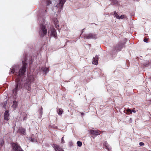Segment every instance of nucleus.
Wrapping results in <instances>:
<instances>
[{
    "mask_svg": "<svg viewBox=\"0 0 151 151\" xmlns=\"http://www.w3.org/2000/svg\"><path fill=\"white\" fill-rule=\"evenodd\" d=\"M25 62V60L24 59V61H23V65L18 72H17V71L16 70L15 67H13L12 68L10 69L11 71L9 72V74H14L15 75L17 76L15 80L16 82L15 88L13 90V93L15 96L17 95V91L21 88L20 80L21 76H23L26 71L27 64Z\"/></svg>",
    "mask_w": 151,
    "mask_h": 151,
    "instance_id": "1",
    "label": "nucleus"
},
{
    "mask_svg": "<svg viewBox=\"0 0 151 151\" xmlns=\"http://www.w3.org/2000/svg\"><path fill=\"white\" fill-rule=\"evenodd\" d=\"M34 76L30 74L28 75L27 79V83L25 86V88L28 90L30 91L31 88V84L34 82Z\"/></svg>",
    "mask_w": 151,
    "mask_h": 151,
    "instance_id": "2",
    "label": "nucleus"
},
{
    "mask_svg": "<svg viewBox=\"0 0 151 151\" xmlns=\"http://www.w3.org/2000/svg\"><path fill=\"white\" fill-rule=\"evenodd\" d=\"M40 29L39 33L41 37H43L47 33V29L44 24H40Z\"/></svg>",
    "mask_w": 151,
    "mask_h": 151,
    "instance_id": "3",
    "label": "nucleus"
},
{
    "mask_svg": "<svg viewBox=\"0 0 151 151\" xmlns=\"http://www.w3.org/2000/svg\"><path fill=\"white\" fill-rule=\"evenodd\" d=\"M48 33L50 36H53L55 39L57 38V35L56 30L53 27L50 28V29L48 31Z\"/></svg>",
    "mask_w": 151,
    "mask_h": 151,
    "instance_id": "4",
    "label": "nucleus"
},
{
    "mask_svg": "<svg viewBox=\"0 0 151 151\" xmlns=\"http://www.w3.org/2000/svg\"><path fill=\"white\" fill-rule=\"evenodd\" d=\"M82 37L83 38L87 39H95L96 38V35L91 33L88 34H84L82 35Z\"/></svg>",
    "mask_w": 151,
    "mask_h": 151,
    "instance_id": "5",
    "label": "nucleus"
},
{
    "mask_svg": "<svg viewBox=\"0 0 151 151\" xmlns=\"http://www.w3.org/2000/svg\"><path fill=\"white\" fill-rule=\"evenodd\" d=\"M11 145L13 150H16L19 151H24L17 143H12Z\"/></svg>",
    "mask_w": 151,
    "mask_h": 151,
    "instance_id": "6",
    "label": "nucleus"
},
{
    "mask_svg": "<svg viewBox=\"0 0 151 151\" xmlns=\"http://www.w3.org/2000/svg\"><path fill=\"white\" fill-rule=\"evenodd\" d=\"M66 1V0H59V3L58 4L57 6L60 9V11L62 9L63 5Z\"/></svg>",
    "mask_w": 151,
    "mask_h": 151,
    "instance_id": "7",
    "label": "nucleus"
},
{
    "mask_svg": "<svg viewBox=\"0 0 151 151\" xmlns=\"http://www.w3.org/2000/svg\"><path fill=\"white\" fill-rule=\"evenodd\" d=\"M90 133L92 135H98L102 133L100 131L91 130H90Z\"/></svg>",
    "mask_w": 151,
    "mask_h": 151,
    "instance_id": "8",
    "label": "nucleus"
},
{
    "mask_svg": "<svg viewBox=\"0 0 151 151\" xmlns=\"http://www.w3.org/2000/svg\"><path fill=\"white\" fill-rule=\"evenodd\" d=\"M53 147L55 151H64L63 149L60 147L58 145L53 144Z\"/></svg>",
    "mask_w": 151,
    "mask_h": 151,
    "instance_id": "9",
    "label": "nucleus"
},
{
    "mask_svg": "<svg viewBox=\"0 0 151 151\" xmlns=\"http://www.w3.org/2000/svg\"><path fill=\"white\" fill-rule=\"evenodd\" d=\"M124 46V43H119L116 46L115 49L117 51L120 50Z\"/></svg>",
    "mask_w": 151,
    "mask_h": 151,
    "instance_id": "10",
    "label": "nucleus"
},
{
    "mask_svg": "<svg viewBox=\"0 0 151 151\" xmlns=\"http://www.w3.org/2000/svg\"><path fill=\"white\" fill-rule=\"evenodd\" d=\"M9 111L8 110L6 111L4 113V119L5 120L8 121L9 119Z\"/></svg>",
    "mask_w": 151,
    "mask_h": 151,
    "instance_id": "11",
    "label": "nucleus"
},
{
    "mask_svg": "<svg viewBox=\"0 0 151 151\" xmlns=\"http://www.w3.org/2000/svg\"><path fill=\"white\" fill-rule=\"evenodd\" d=\"M19 132L23 135H25L26 134V131L25 129L22 127L20 128L19 129Z\"/></svg>",
    "mask_w": 151,
    "mask_h": 151,
    "instance_id": "12",
    "label": "nucleus"
},
{
    "mask_svg": "<svg viewBox=\"0 0 151 151\" xmlns=\"http://www.w3.org/2000/svg\"><path fill=\"white\" fill-rule=\"evenodd\" d=\"M99 58L97 55H96L95 58H93L92 62L93 64L96 65H97Z\"/></svg>",
    "mask_w": 151,
    "mask_h": 151,
    "instance_id": "13",
    "label": "nucleus"
},
{
    "mask_svg": "<svg viewBox=\"0 0 151 151\" xmlns=\"http://www.w3.org/2000/svg\"><path fill=\"white\" fill-rule=\"evenodd\" d=\"M104 147H105V148L109 151H110L111 150V147L109 146L106 142H105L104 143Z\"/></svg>",
    "mask_w": 151,
    "mask_h": 151,
    "instance_id": "14",
    "label": "nucleus"
},
{
    "mask_svg": "<svg viewBox=\"0 0 151 151\" xmlns=\"http://www.w3.org/2000/svg\"><path fill=\"white\" fill-rule=\"evenodd\" d=\"M53 21L56 28L58 30L59 29V27L58 25V22L57 19L56 18H54L53 19Z\"/></svg>",
    "mask_w": 151,
    "mask_h": 151,
    "instance_id": "15",
    "label": "nucleus"
},
{
    "mask_svg": "<svg viewBox=\"0 0 151 151\" xmlns=\"http://www.w3.org/2000/svg\"><path fill=\"white\" fill-rule=\"evenodd\" d=\"M57 112L58 114L59 115H60L63 113V110L61 108H59L57 109Z\"/></svg>",
    "mask_w": 151,
    "mask_h": 151,
    "instance_id": "16",
    "label": "nucleus"
},
{
    "mask_svg": "<svg viewBox=\"0 0 151 151\" xmlns=\"http://www.w3.org/2000/svg\"><path fill=\"white\" fill-rule=\"evenodd\" d=\"M42 70L44 72L46 73L49 71V69L48 68L45 67H43L42 68Z\"/></svg>",
    "mask_w": 151,
    "mask_h": 151,
    "instance_id": "17",
    "label": "nucleus"
},
{
    "mask_svg": "<svg viewBox=\"0 0 151 151\" xmlns=\"http://www.w3.org/2000/svg\"><path fill=\"white\" fill-rule=\"evenodd\" d=\"M13 104L12 105V107L14 108H15L17 107V102L16 101H13Z\"/></svg>",
    "mask_w": 151,
    "mask_h": 151,
    "instance_id": "18",
    "label": "nucleus"
},
{
    "mask_svg": "<svg viewBox=\"0 0 151 151\" xmlns=\"http://www.w3.org/2000/svg\"><path fill=\"white\" fill-rule=\"evenodd\" d=\"M125 113L128 114H132L131 110L129 108L127 109L126 110V112H125Z\"/></svg>",
    "mask_w": 151,
    "mask_h": 151,
    "instance_id": "19",
    "label": "nucleus"
},
{
    "mask_svg": "<svg viewBox=\"0 0 151 151\" xmlns=\"http://www.w3.org/2000/svg\"><path fill=\"white\" fill-rule=\"evenodd\" d=\"M114 14L115 16L118 19H119V16L118 14H117V13L115 11L114 12Z\"/></svg>",
    "mask_w": 151,
    "mask_h": 151,
    "instance_id": "20",
    "label": "nucleus"
},
{
    "mask_svg": "<svg viewBox=\"0 0 151 151\" xmlns=\"http://www.w3.org/2000/svg\"><path fill=\"white\" fill-rule=\"evenodd\" d=\"M77 144L78 146L80 147L82 145V143L80 141H78L77 142Z\"/></svg>",
    "mask_w": 151,
    "mask_h": 151,
    "instance_id": "21",
    "label": "nucleus"
},
{
    "mask_svg": "<svg viewBox=\"0 0 151 151\" xmlns=\"http://www.w3.org/2000/svg\"><path fill=\"white\" fill-rule=\"evenodd\" d=\"M47 4L48 5H50L51 4V1L50 0H47Z\"/></svg>",
    "mask_w": 151,
    "mask_h": 151,
    "instance_id": "22",
    "label": "nucleus"
},
{
    "mask_svg": "<svg viewBox=\"0 0 151 151\" xmlns=\"http://www.w3.org/2000/svg\"><path fill=\"white\" fill-rule=\"evenodd\" d=\"M113 3L114 4H118V1L117 0H114L113 1Z\"/></svg>",
    "mask_w": 151,
    "mask_h": 151,
    "instance_id": "23",
    "label": "nucleus"
},
{
    "mask_svg": "<svg viewBox=\"0 0 151 151\" xmlns=\"http://www.w3.org/2000/svg\"><path fill=\"white\" fill-rule=\"evenodd\" d=\"M65 142V141L64 140V137H63L61 139V143H64Z\"/></svg>",
    "mask_w": 151,
    "mask_h": 151,
    "instance_id": "24",
    "label": "nucleus"
},
{
    "mask_svg": "<svg viewBox=\"0 0 151 151\" xmlns=\"http://www.w3.org/2000/svg\"><path fill=\"white\" fill-rule=\"evenodd\" d=\"M124 15H122L121 16H119V19H122L124 18Z\"/></svg>",
    "mask_w": 151,
    "mask_h": 151,
    "instance_id": "25",
    "label": "nucleus"
},
{
    "mask_svg": "<svg viewBox=\"0 0 151 151\" xmlns=\"http://www.w3.org/2000/svg\"><path fill=\"white\" fill-rule=\"evenodd\" d=\"M139 145L141 146H143L144 145V143L143 142H140L139 143Z\"/></svg>",
    "mask_w": 151,
    "mask_h": 151,
    "instance_id": "26",
    "label": "nucleus"
},
{
    "mask_svg": "<svg viewBox=\"0 0 151 151\" xmlns=\"http://www.w3.org/2000/svg\"><path fill=\"white\" fill-rule=\"evenodd\" d=\"M31 141L32 142H35L36 141V140L34 139L33 138H32V137H31Z\"/></svg>",
    "mask_w": 151,
    "mask_h": 151,
    "instance_id": "27",
    "label": "nucleus"
},
{
    "mask_svg": "<svg viewBox=\"0 0 151 151\" xmlns=\"http://www.w3.org/2000/svg\"><path fill=\"white\" fill-rule=\"evenodd\" d=\"M144 41L145 42H147L148 41V39L147 38H145L144 40Z\"/></svg>",
    "mask_w": 151,
    "mask_h": 151,
    "instance_id": "28",
    "label": "nucleus"
},
{
    "mask_svg": "<svg viewBox=\"0 0 151 151\" xmlns=\"http://www.w3.org/2000/svg\"><path fill=\"white\" fill-rule=\"evenodd\" d=\"M131 111H132V112H133L134 113H135L136 112V111L134 110V109H132V110H131Z\"/></svg>",
    "mask_w": 151,
    "mask_h": 151,
    "instance_id": "29",
    "label": "nucleus"
},
{
    "mask_svg": "<svg viewBox=\"0 0 151 151\" xmlns=\"http://www.w3.org/2000/svg\"><path fill=\"white\" fill-rule=\"evenodd\" d=\"M4 144V142L3 141H2L1 144H0L1 145H3Z\"/></svg>",
    "mask_w": 151,
    "mask_h": 151,
    "instance_id": "30",
    "label": "nucleus"
},
{
    "mask_svg": "<svg viewBox=\"0 0 151 151\" xmlns=\"http://www.w3.org/2000/svg\"><path fill=\"white\" fill-rule=\"evenodd\" d=\"M26 117L25 116V117L23 118V120H26Z\"/></svg>",
    "mask_w": 151,
    "mask_h": 151,
    "instance_id": "31",
    "label": "nucleus"
},
{
    "mask_svg": "<svg viewBox=\"0 0 151 151\" xmlns=\"http://www.w3.org/2000/svg\"><path fill=\"white\" fill-rule=\"evenodd\" d=\"M4 107H5V106L6 105V103H4Z\"/></svg>",
    "mask_w": 151,
    "mask_h": 151,
    "instance_id": "32",
    "label": "nucleus"
},
{
    "mask_svg": "<svg viewBox=\"0 0 151 151\" xmlns=\"http://www.w3.org/2000/svg\"><path fill=\"white\" fill-rule=\"evenodd\" d=\"M70 145L71 146L73 144H72V142H70Z\"/></svg>",
    "mask_w": 151,
    "mask_h": 151,
    "instance_id": "33",
    "label": "nucleus"
},
{
    "mask_svg": "<svg viewBox=\"0 0 151 151\" xmlns=\"http://www.w3.org/2000/svg\"><path fill=\"white\" fill-rule=\"evenodd\" d=\"M12 151H18V150H12Z\"/></svg>",
    "mask_w": 151,
    "mask_h": 151,
    "instance_id": "34",
    "label": "nucleus"
},
{
    "mask_svg": "<svg viewBox=\"0 0 151 151\" xmlns=\"http://www.w3.org/2000/svg\"><path fill=\"white\" fill-rule=\"evenodd\" d=\"M23 115H26V114L25 113H23Z\"/></svg>",
    "mask_w": 151,
    "mask_h": 151,
    "instance_id": "35",
    "label": "nucleus"
}]
</instances>
